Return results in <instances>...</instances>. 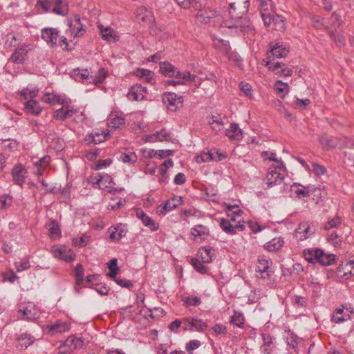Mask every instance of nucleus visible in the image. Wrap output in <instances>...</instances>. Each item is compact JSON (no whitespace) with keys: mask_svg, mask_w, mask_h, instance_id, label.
<instances>
[{"mask_svg":"<svg viewBox=\"0 0 354 354\" xmlns=\"http://www.w3.org/2000/svg\"><path fill=\"white\" fill-rule=\"evenodd\" d=\"M68 330V326L66 323L57 322L55 324L51 325L50 330L55 333H63Z\"/></svg>","mask_w":354,"mask_h":354,"instance_id":"nucleus-47","label":"nucleus"},{"mask_svg":"<svg viewBox=\"0 0 354 354\" xmlns=\"http://www.w3.org/2000/svg\"><path fill=\"white\" fill-rule=\"evenodd\" d=\"M201 342L198 340H192L186 344L185 348L187 351L191 352L196 348H198L201 346Z\"/></svg>","mask_w":354,"mask_h":354,"instance_id":"nucleus-56","label":"nucleus"},{"mask_svg":"<svg viewBox=\"0 0 354 354\" xmlns=\"http://www.w3.org/2000/svg\"><path fill=\"white\" fill-rule=\"evenodd\" d=\"M55 257L62 259L66 262H71L75 258V255L73 253L67 254L65 251L59 248L53 250Z\"/></svg>","mask_w":354,"mask_h":354,"instance_id":"nucleus-31","label":"nucleus"},{"mask_svg":"<svg viewBox=\"0 0 354 354\" xmlns=\"http://www.w3.org/2000/svg\"><path fill=\"white\" fill-rule=\"evenodd\" d=\"M322 254L319 248H310L304 250L303 252L304 259L309 263L315 264L317 263L319 255Z\"/></svg>","mask_w":354,"mask_h":354,"instance_id":"nucleus-21","label":"nucleus"},{"mask_svg":"<svg viewBox=\"0 0 354 354\" xmlns=\"http://www.w3.org/2000/svg\"><path fill=\"white\" fill-rule=\"evenodd\" d=\"M27 48L28 46L26 45H24L20 48H17L11 55L10 60L16 64L23 63L26 59V57L28 53Z\"/></svg>","mask_w":354,"mask_h":354,"instance_id":"nucleus-18","label":"nucleus"},{"mask_svg":"<svg viewBox=\"0 0 354 354\" xmlns=\"http://www.w3.org/2000/svg\"><path fill=\"white\" fill-rule=\"evenodd\" d=\"M298 337L293 333H290L286 338L287 344L292 348H295L297 346Z\"/></svg>","mask_w":354,"mask_h":354,"instance_id":"nucleus-54","label":"nucleus"},{"mask_svg":"<svg viewBox=\"0 0 354 354\" xmlns=\"http://www.w3.org/2000/svg\"><path fill=\"white\" fill-rule=\"evenodd\" d=\"M151 17V12L147 10L145 7H140L138 8L137 13V18L138 20H141L142 21H150Z\"/></svg>","mask_w":354,"mask_h":354,"instance_id":"nucleus-40","label":"nucleus"},{"mask_svg":"<svg viewBox=\"0 0 354 354\" xmlns=\"http://www.w3.org/2000/svg\"><path fill=\"white\" fill-rule=\"evenodd\" d=\"M174 166V162L171 159L166 160L160 166V175L161 176L160 178V182L163 183H167V169L169 167H172Z\"/></svg>","mask_w":354,"mask_h":354,"instance_id":"nucleus-27","label":"nucleus"},{"mask_svg":"<svg viewBox=\"0 0 354 354\" xmlns=\"http://www.w3.org/2000/svg\"><path fill=\"white\" fill-rule=\"evenodd\" d=\"M336 261L335 255L333 254H326L322 250V254L319 255L317 263L324 266H330Z\"/></svg>","mask_w":354,"mask_h":354,"instance_id":"nucleus-28","label":"nucleus"},{"mask_svg":"<svg viewBox=\"0 0 354 354\" xmlns=\"http://www.w3.org/2000/svg\"><path fill=\"white\" fill-rule=\"evenodd\" d=\"M160 72L169 77H176L190 82H195L196 75H192L189 72L182 73L168 62L160 63Z\"/></svg>","mask_w":354,"mask_h":354,"instance_id":"nucleus-3","label":"nucleus"},{"mask_svg":"<svg viewBox=\"0 0 354 354\" xmlns=\"http://www.w3.org/2000/svg\"><path fill=\"white\" fill-rule=\"evenodd\" d=\"M227 156V154L225 151H221L218 149L214 148L208 152H204L200 156H197L196 160L198 163L210 160L221 161L225 159Z\"/></svg>","mask_w":354,"mask_h":354,"instance_id":"nucleus-5","label":"nucleus"},{"mask_svg":"<svg viewBox=\"0 0 354 354\" xmlns=\"http://www.w3.org/2000/svg\"><path fill=\"white\" fill-rule=\"evenodd\" d=\"M272 261H269L266 259H259L257 264V272L261 274L262 279H269L272 274L270 269V264Z\"/></svg>","mask_w":354,"mask_h":354,"instance_id":"nucleus-11","label":"nucleus"},{"mask_svg":"<svg viewBox=\"0 0 354 354\" xmlns=\"http://www.w3.org/2000/svg\"><path fill=\"white\" fill-rule=\"evenodd\" d=\"M266 66L270 71L275 72L276 74H278L279 73V71H277V70L282 68L283 66H285V64L279 62H272L271 60H269L266 62Z\"/></svg>","mask_w":354,"mask_h":354,"instance_id":"nucleus-49","label":"nucleus"},{"mask_svg":"<svg viewBox=\"0 0 354 354\" xmlns=\"http://www.w3.org/2000/svg\"><path fill=\"white\" fill-rule=\"evenodd\" d=\"M197 16L201 18L203 22L207 24L209 22L211 19H214L217 16V12L212 10H199Z\"/></svg>","mask_w":354,"mask_h":354,"instance_id":"nucleus-35","label":"nucleus"},{"mask_svg":"<svg viewBox=\"0 0 354 354\" xmlns=\"http://www.w3.org/2000/svg\"><path fill=\"white\" fill-rule=\"evenodd\" d=\"M59 31L56 28H44L41 29V38L53 48L57 46Z\"/></svg>","mask_w":354,"mask_h":354,"instance_id":"nucleus-6","label":"nucleus"},{"mask_svg":"<svg viewBox=\"0 0 354 354\" xmlns=\"http://www.w3.org/2000/svg\"><path fill=\"white\" fill-rule=\"evenodd\" d=\"M274 86L277 91V94L280 95L281 97H283L288 92V84L287 83L283 82L281 80L277 81Z\"/></svg>","mask_w":354,"mask_h":354,"instance_id":"nucleus-41","label":"nucleus"},{"mask_svg":"<svg viewBox=\"0 0 354 354\" xmlns=\"http://www.w3.org/2000/svg\"><path fill=\"white\" fill-rule=\"evenodd\" d=\"M42 101L50 104H64V100L60 95L46 93L42 97Z\"/></svg>","mask_w":354,"mask_h":354,"instance_id":"nucleus-32","label":"nucleus"},{"mask_svg":"<svg viewBox=\"0 0 354 354\" xmlns=\"http://www.w3.org/2000/svg\"><path fill=\"white\" fill-rule=\"evenodd\" d=\"M135 74L137 77L140 78H144L145 76L154 75V73L151 71L144 68H138L136 71Z\"/></svg>","mask_w":354,"mask_h":354,"instance_id":"nucleus-62","label":"nucleus"},{"mask_svg":"<svg viewBox=\"0 0 354 354\" xmlns=\"http://www.w3.org/2000/svg\"><path fill=\"white\" fill-rule=\"evenodd\" d=\"M15 266L17 272H21L28 270L30 267V262L27 259H21L19 261L15 262Z\"/></svg>","mask_w":354,"mask_h":354,"instance_id":"nucleus-51","label":"nucleus"},{"mask_svg":"<svg viewBox=\"0 0 354 354\" xmlns=\"http://www.w3.org/2000/svg\"><path fill=\"white\" fill-rule=\"evenodd\" d=\"M320 144L326 149L335 148L337 145V140L335 138L327 135L323 136L319 138Z\"/></svg>","mask_w":354,"mask_h":354,"instance_id":"nucleus-33","label":"nucleus"},{"mask_svg":"<svg viewBox=\"0 0 354 354\" xmlns=\"http://www.w3.org/2000/svg\"><path fill=\"white\" fill-rule=\"evenodd\" d=\"M239 88L247 96L252 95V86L250 84L241 82L239 84Z\"/></svg>","mask_w":354,"mask_h":354,"instance_id":"nucleus-63","label":"nucleus"},{"mask_svg":"<svg viewBox=\"0 0 354 354\" xmlns=\"http://www.w3.org/2000/svg\"><path fill=\"white\" fill-rule=\"evenodd\" d=\"M272 24L276 30H281L285 28L284 18L279 15H274L272 17Z\"/></svg>","mask_w":354,"mask_h":354,"instance_id":"nucleus-48","label":"nucleus"},{"mask_svg":"<svg viewBox=\"0 0 354 354\" xmlns=\"http://www.w3.org/2000/svg\"><path fill=\"white\" fill-rule=\"evenodd\" d=\"M120 160L124 162L134 163L137 160V156L134 152H125L121 154Z\"/></svg>","mask_w":354,"mask_h":354,"instance_id":"nucleus-43","label":"nucleus"},{"mask_svg":"<svg viewBox=\"0 0 354 354\" xmlns=\"http://www.w3.org/2000/svg\"><path fill=\"white\" fill-rule=\"evenodd\" d=\"M183 301L187 306H196L201 304V298L198 297H185L183 298Z\"/></svg>","mask_w":354,"mask_h":354,"instance_id":"nucleus-53","label":"nucleus"},{"mask_svg":"<svg viewBox=\"0 0 354 354\" xmlns=\"http://www.w3.org/2000/svg\"><path fill=\"white\" fill-rule=\"evenodd\" d=\"M183 323L185 326V330L203 331L207 327V324L202 319L195 318H185Z\"/></svg>","mask_w":354,"mask_h":354,"instance_id":"nucleus-10","label":"nucleus"},{"mask_svg":"<svg viewBox=\"0 0 354 354\" xmlns=\"http://www.w3.org/2000/svg\"><path fill=\"white\" fill-rule=\"evenodd\" d=\"M245 8L246 10L244 11V13L241 16H239L238 13L236 12V8L235 7V3H231L230 14L232 17V24L227 26L229 28H241L244 30L248 31L251 28L250 21L246 15L248 6H245Z\"/></svg>","mask_w":354,"mask_h":354,"instance_id":"nucleus-4","label":"nucleus"},{"mask_svg":"<svg viewBox=\"0 0 354 354\" xmlns=\"http://www.w3.org/2000/svg\"><path fill=\"white\" fill-rule=\"evenodd\" d=\"M191 234L194 236V241L202 242L209 235V230L203 225H197L192 228Z\"/></svg>","mask_w":354,"mask_h":354,"instance_id":"nucleus-16","label":"nucleus"},{"mask_svg":"<svg viewBox=\"0 0 354 354\" xmlns=\"http://www.w3.org/2000/svg\"><path fill=\"white\" fill-rule=\"evenodd\" d=\"M230 322L239 328H243L245 325V319L243 314L241 313L234 311V315L231 317Z\"/></svg>","mask_w":354,"mask_h":354,"instance_id":"nucleus-38","label":"nucleus"},{"mask_svg":"<svg viewBox=\"0 0 354 354\" xmlns=\"http://www.w3.org/2000/svg\"><path fill=\"white\" fill-rule=\"evenodd\" d=\"M171 139V138L170 133H169V132L165 129H162L160 131L146 136L145 141L149 142L164 141L168 142Z\"/></svg>","mask_w":354,"mask_h":354,"instance_id":"nucleus-12","label":"nucleus"},{"mask_svg":"<svg viewBox=\"0 0 354 354\" xmlns=\"http://www.w3.org/2000/svg\"><path fill=\"white\" fill-rule=\"evenodd\" d=\"M102 37L107 41H111L113 39V30L111 28H106L104 30L101 29Z\"/></svg>","mask_w":354,"mask_h":354,"instance_id":"nucleus-59","label":"nucleus"},{"mask_svg":"<svg viewBox=\"0 0 354 354\" xmlns=\"http://www.w3.org/2000/svg\"><path fill=\"white\" fill-rule=\"evenodd\" d=\"M353 264H354V261H346L345 262H342L341 264L338 266V273L340 274L341 272H348V267H351Z\"/></svg>","mask_w":354,"mask_h":354,"instance_id":"nucleus-55","label":"nucleus"},{"mask_svg":"<svg viewBox=\"0 0 354 354\" xmlns=\"http://www.w3.org/2000/svg\"><path fill=\"white\" fill-rule=\"evenodd\" d=\"M26 169L21 165L14 167L12 170V176L15 183L21 187L26 177Z\"/></svg>","mask_w":354,"mask_h":354,"instance_id":"nucleus-15","label":"nucleus"},{"mask_svg":"<svg viewBox=\"0 0 354 354\" xmlns=\"http://www.w3.org/2000/svg\"><path fill=\"white\" fill-rule=\"evenodd\" d=\"M263 344L261 347L265 354H271L273 350V344L275 338L269 333H262Z\"/></svg>","mask_w":354,"mask_h":354,"instance_id":"nucleus-19","label":"nucleus"},{"mask_svg":"<svg viewBox=\"0 0 354 354\" xmlns=\"http://www.w3.org/2000/svg\"><path fill=\"white\" fill-rule=\"evenodd\" d=\"M190 263L197 272L201 274H205L207 272V268L203 265L206 263L203 262L202 259H199L198 257L197 258H192Z\"/></svg>","mask_w":354,"mask_h":354,"instance_id":"nucleus-37","label":"nucleus"},{"mask_svg":"<svg viewBox=\"0 0 354 354\" xmlns=\"http://www.w3.org/2000/svg\"><path fill=\"white\" fill-rule=\"evenodd\" d=\"M71 77L77 82L90 81V75L86 69L75 68L71 71Z\"/></svg>","mask_w":354,"mask_h":354,"instance_id":"nucleus-25","label":"nucleus"},{"mask_svg":"<svg viewBox=\"0 0 354 354\" xmlns=\"http://www.w3.org/2000/svg\"><path fill=\"white\" fill-rule=\"evenodd\" d=\"M46 227L52 237L60 236L61 230L57 221L55 220H50L48 223H46Z\"/></svg>","mask_w":354,"mask_h":354,"instance_id":"nucleus-34","label":"nucleus"},{"mask_svg":"<svg viewBox=\"0 0 354 354\" xmlns=\"http://www.w3.org/2000/svg\"><path fill=\"white\" fill-rule=\"evenodd\" d=\"M107 73L108 72L104 68H100L96 75H90L89 83H93L95 85L102 83L106 79Z\"/></svg>","mask_w":354,"mask_h":354,"instance_id":"nucleus-30","label":"nucleus"},{"mask_svg":"<svg viewBox=\"0 0 354 354\" xmlns=\"http://www.w3.org/2000/svg\"><path fill=\"white\" fill-rule=\"evenodd\" d=\"M19 312L22 313L23 315L25 316L26 319H27L28 320H31L35 318V316L32 313L31 310L24 306L19 307Z\"/></svg>","mask_w":354,"mask_h":354,"instance_id":"nucleus-61","label":"nucleus"},{"mask_svg":"<svg viewBox=\"0 0 354 354\" xmlns=\"http://www.w3.org/2000/svg\"><path fill=\"white\" fill-rule=\"evenodd\" d=\"M289 51L288 47L284 46L279 42L276 43L271 46L270 50L268 53L267 59L286 57L289 53Z\"/></svg>","mask_w":354,"mask_h":354,"instance_id":"nucleus-9","label":"nucleus"},{"mask_svg":"<svg viewBox=\"0 0 354 354\" xmlns=\"http://www.w3.org/2000/svg\"><path fill=\"white\" fill-rule=\"evenodd\" d=\"M269 160L276 162L275 165L269 167L266 177L267 187L271 188L282 183L286 166L281 159L269 158Z\"/></svg>","mask_w":354,"mask_h":354,"instance_id":"nucleus-1","label":"nucleus"},{"mask_svg":"<svg viewBox=\"0 0 354 354\" xmlns=\"http://www.w3.org/2000/svg\"><path fill=\"white\" fill-rule=\"evenodd\" d=\"M142 222L144 225L149 227L152 232L156 231L158 229V224L147 215L144 216Z\"/></svg>","mask_w":354,"mask_h":354,"instance_id":"nucleus-45","label":"nucleus"},{"mask_svg":"<svg viewBox=\"0 0 354 354\" xmlns=\"http://www.w3.org/2000/svg\"><path fill=\"white\" fill-rule=\"evenodd\" d=\"M146 93L147 89L145 87L141 84H136L131 87L127 96L130 100L140 101L144 99Z\"/></svg>","mask_w":354,"mask_h":354,"instance_id":"nucleus-14","label":"nucleus"},{"mask_svg":"<svg viewBox=\"0 0 354 354\" xmlns=\"http://www.w3.org/2000/svg\"><path fill=\"white\" fill-rule=\"evenodd\" d=\"M109 272L108 273V276L110 278H115L117 275L119 268L118 266V260L116 259H112L109 265Z\"/></svg>","mask_w":354,"mask_h":354,"instance_id":"nucleus-42","label":"nucleus"},{"mask_svg":"<svg viewBox=\"0 0 354 354\" xmlns=\"http://www.w3.org/2000/svg\"><path fill=\"white\" fill-rule=\"evenodd\" d=\"M112 279L115 281V283L118 285L120 286L122 288H131V287H133V283L129 279L117 277V275L115 276V278Z\"/></svg>","mask_w":354,"mask_h":354,"instance_id":"nucleus-52","label":"nucleus"},{"mask_svg":"<svg viewBox=\"0 0 354 354\" xmlns=\"http://www.w3.org/2000/svg\"><path fill=\"white\" fill-rule=\"evenodd\" d=\"M84 342L81 338L77 337L75 335H71L66 339L64 347H68V350L73 351L82 348Z\"/></svg>","mask_w":354,"mask_h":354,"instance_id":"nucleus-23","label":"nucleus"},{"mask_svg":"<svg viewBox=\"0 0 354 354\" xmlns=\"http://www.w3.org/2000/svg\"><path fill=\"white\" fill-rule=\"evenodd\" d=\"M248 224L250 229L255 234L262 231L263 229V227H262L257 222L255 221H248Z\"/></svg>","mask_w":354,"mask_h":354,"instance_id":"nucleus-58","label":"nucleus"},{"mask_svg":"<svg viewBox=\"0 0 354 354\" xmlns=\"http://www.w3.org/2000/svg\"><path fill=\"white\" fill-rule=\"evenodd\" d=\"M212 330L216 333V335H221V334L225 335L227 331V328H226L225 326L221 324H215L212 328Z\"/></svg>","mask_w":354,"mask_h":354,"instance_id":"nucleus-60","label":"nucleus"},{"mask_svg":"<svg viewBox=\"0 0 354 354\" xmlns=\"http://www.w3.org/2000/svg\"><path fill=\"white\" fill-rule=\"evenodd\" d=\"M350 318V315L348 313H344V310L342 308H337L333 313L332 318L333 322L339 324L347 320Z\"/></svg>","mask_w":354,"mask_h":354,"instance_id":"nucleus-36","label":"nucleus"},{"mask_svg":"<svg viewBox=\"0 0 354 354\" xmlns=\"http://www.w3.org/2000/svg\"><path fill=\"white\" fill-rule=\"evenodd\" d=\"M162 102L171 111H176L178 104H182L183 98L182 95H178L175 93L167 92L162 95Z\"/></svg>","mask_w":354,"mask_h":354,"instance_id":"nucleus-7","label":"nucleus"},{"mask_svg":"<svg viewBox=\"0 0 354 354\" xmlns=\"http://www.w3.org/2000/svg\"><path fill=\"white\" fill-rule=\"evenodd\" d=\"M328 241L333 245H339L342 242L339 236L336 232L331 233L328 237Z\"/></svg>","mask_w":354,"mask_h":354,"instance_id":"nucleus-64","label":"nucleus"},{"mask_svg":"<svg viewBox=\"0 0 354 354\" xmlns=\"http://www.w3.org/2000/svg\"><path fill=\"white\" fill-rule=\"evenodd\" d=\"M283 243L284 241L281 237H276L267 242L264 248L269 252H277L283 247Z\"/></svg>","mask_w":354,"mask_h":354,"instance_id":"nucleus-24","label":"nucleus"},{"mask_svg":"<svg viewBox=\"0 0 354 354\" xmlns=\"http://www.w3.org/2000/svg\"><path fill=\"white\" fill-rule=\"evenodd\" d=\"M24 110L28 114L38 115L42 109L37 101L30 99L24 103Z\"/></svg>","mask_w":354,"mask_h":354,"instance_id":"nucleus-20","label":"nucleus"},{"mask_svg":"<svg viewBox=\"0 0 354 354\" xmlns=\"http://www.w3.org/2000/svg\"><path fill=\"white\" fill-rule=\"evenodd\" d=\"M36 7L41 8L45 12H52L58 15L64 16L68 13V5L62 0H38Z\"/></svg>","mask_w":354,"mask_h":354,"instance_id":"nucleus-2","label":"nucleus"},{"mask_svg":"<svg viewBox=\"0 0 354 354\" xmlns=\"http://www.w3.org/2000/svg\"><path fill=\"white\" fill-rule=\"evenodd\" d=\"M109 135V133H105L104 131L101 133H90L86 136L84 140L87 145H90L91 144L97 145L106 141Z\"/></svg>","mask_w":354,"mask_h":354,"instance_id":"nucleus-17","label":"nucleus"},{"mask_svg":"<svg viewBox=\"0 0 354 354\" xmlns=\"http://www.w3.org/2000/svg\"><path fill=\"white\" fill-rule=\"evenodd\" d=\"M17 340L19 342V347L21 349H26L29 346L33 344L35 340V338L32 336L30 334L27 333H24L21 334L18 337Z\"/></svg>","mask_w":354,"mask_h":354,"instance_id":"nucleus-26","label":"nucleus"},{"mask_svg":"<svg viewBox=\"0 0 354 354\" xmlns=\"http://www.w3.org/2000/svg\"><path fill=\"white\" fill-rule=\"evenodd\" d=\"M225 135L229 138L235 140H240L243 138L242 130L236 123H233L230 125V127L226 130Z\"/></svg>","mask_w":354,"mask_h":354,"instance_id":"nucleus-22","label":"nucleus"},{"mask_svg":"<svg viewBox=\"0 0 354 354\" xmlns=\"http://www.w3.org/2000/svg\"><path fill=\"white\" fill-rule=\"evenodd\" d=\"M213 248L210 246H205L200 249L197 253V257L202 259L203 262L209 263L212 261Z\"/></svg>","mask_w":354,"mask_h":354,"instance_id":"nucleus-29","label":"nucleus"},{"mask_svg":"<svg viewBox=\"0 0 354 354\" xmlns=\"http://www.w3.org/2000/svg\"><path fill=\"white\" fill-rule=\"evenodd\" d=\"M183 200L181 196H174L167 200L163 205H160L158 207V213L163 214L165 212L171 211L183 204Z\"/></svg>","mask_w":354,"mask_h":354,"instance_id":"nucleus-8","label":"nucleus"},{"mask_svg":"<svg viewBox=\"0 0 354 354\" xmlns=\"http://www.w3.org/2000/svg\"><path fill=\"white\" fill-rule=\"evenodd\" d=\"M12 198L9 195H3L0 196V210L6 209L11 206Z\"/></svg>","mask_w":354,"mask_h":354,"instance_id":"nucleus-46","label":"nucleus"},{"mask_svg":"<svg viewBox=\"0 0 354 354\" xmlns=\"http://www.w3.org/2000/svg\"><path fill=\"white\" fill-rule=\"evenodd\" d=\"M101 189L106 190L109 193H114L117 189L112 187V184L115 185L113 178L109 174H104L100 176L96 183Z\"/></svg>","mask_w":354,"mask_h":354,"instance_id":"nucleus-13","label":"nucleus"},{"mask_svg":"<svg viewBox=\"0 0 354 354\" xmlns=\"http://www.w3.org/2000/svg\"><path fill=\"white\" fill-rule=\"evenodd\" d=\"M2 143L5 147H8L11 151L17 149L18 142L15 140L5 139L3 140Z\"/></svg>","mask_w":354,"mask_h":354,"instance_id":"nucleus-57","label":"nucleus"},{"mask_svg":"<svg viewBox=\"0 0 354 354\" xmlns=\"http://www.w3.org/2000/svg\"><path fill=\"white\" fill-rule=\"evenodd\" d=\"M329 35L338 47L344 46L345 38L342 35H340L337 32L330 31L329 32Z\"/></svg>","mask_w":354,"mask_h":354,"instance_id":"nucleus-44","label":"nucleus"},{"mask_svg":"<svg viewBox=\"0 0 354 354\" xmlns=\"http://www.w3.org/2000/svg\"><path fill=\"white\" fill-rule=\"evenodd\" d=\"M68 25L70 27V32L74 37H80L84 35L85 31L83 28V24H73L72 21H68Z\"/></svg>","mask_w":354,"mask_h":354,"instance_id":"nucleus-39","label":"nucleus"},{"mask_svg":"<svg viewBox=\"0 0 354 354\" xmlns=\"http://www.w3.org/2000/svg\"><path fill=\"white\" fill-rule=\"evenodd\" d=\"M341 223V218L339 216H335L326 223L324 225L325 230H329L331 228L337 227Z\"/></svg>","mask_w":354,"mask_h":354,"instance_id":"nucleus-50","label":"nucleus"}]
</instances>
